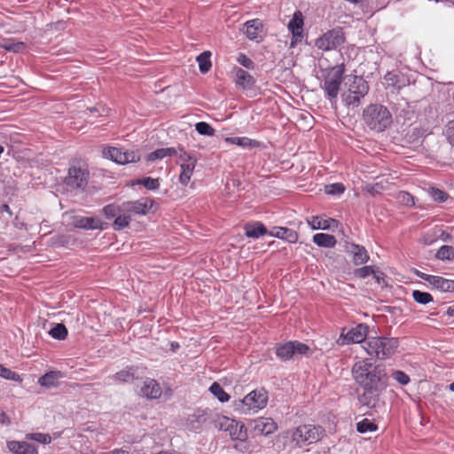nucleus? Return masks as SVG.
Masks as SVG:
<instances>
[{"label": "nucleus", "mask_w": 454, "mask_h": 454, "mask_svg": "<svg viewBox=\"0 0 454 454\" xmlns=\"http://www.w3.org/2000/svg\"><path fill=\"white\" fill-rule=\"evenodd\" d=\"M268 392L264 388H258L248 393L243 399L234 402V410L242 414L257 412L266 407L268 403Z\"/></svg>", "instance_id": "6"}, {"label": "nucleus", "mask_w": 454, "mask_h": 454, "mask_svg": "<svg viewBox=\"0 0 454 454\" xmlns=\"http://www.w3.org/2000/svg\"><path fill=\"white\" fill-rule=\"evenodd\" d=\"M235 82L244 90L252 89L255 84V79L241 67H235Z\"/></svg>", "instance_id": "22"}, {"label": "nucleus", "mask_w": 454, "mask_h": 454, "mask_svg": "<svg viewBox=\"0 0 454 454\" xmlns=\"http://www.w3.org/2000/svg\"><path fill=\"white\" fill-rule=\"evenodd\" d=\"M103 157L113 160L115 163L125 165L135 163L140 160V153L137 150L124 151L114 146H108L102 151Z\"/></svg>", "instance_id": "8"}, {"label": "nucleus", "mask_w": 454, "mask_h": 454, "mask_svg": "<svg viewBox=\"0 0 454 454\" xmlns=\"http://www.w3.org/2000/svg\"><path fill=\"white\" fill-rule=\"evenodd\" d=\"M28 440H33L43 444H50L51 437L49 434L43 433H30L26 435Z\"/></svg>", "instance_id": "45"}, {"label": "nucleus", "mask_w": 454, "mask_h": 454, "mask_svg": "<svg viewBox=\"0 0 454 454\" xmlns=\"http://www.w3.org/2000/svg\"><path fill=\"white\" fill-rule=\"evenodd\" d=\"M0 423L3 425H9L11 423L7 414L0 410Z\"/></svg>", "instance_id": "55"}, {"label": "nucleus", "mask_w": 454, "mask_h": 454, "mask_svg": "<svg viewBox=\"0 0 454 454\" xmlns=\"http://www.w3.org/2000/svg\"><path fill=\"white\" fill-rule=\"evenodd\" d=\"M157 454H171V453H169V452H168V451H160V452H159V453H157Z\"/></svg>", "instance_id": "62"}, {"label": "nucleus", "mask_w": 454, "mask_h": 454, "mask_svg": "<svg viewBox=\"0 0 454 454\" xmlns=\"http://www.w3.org/2000/svg\"><path fill=\"white\" fill-rule=\"evenodd\" d=\"M7 448L13 454H38L36 448L27 442L8 441Z\"/></svg>", "instance_id": "23"}, {"label": "nucleus", "mask_w": 454, "mask_h": 454, "mask_svg": "<svg viewBox=\"0 0 454 454\" xmlns=\"http://www.w3.org/2000/svg\"><path fill=\"white\" fill-rule=\"evenodd\" d=\"M345 73L344 64L336 65L321 70L323 81L320 85L325 97L330 102L336 101Z\"/></svg>", "instance_id": "4"}, {"label": "nucleus", "mask_w": 454, "mask_h": 454, "mask_svg": "<svg viewBox=\"0 0 454 454\" xmlns=\"http://www.w3.org/2000/svg\"><path fill=\"white\" fill-rule=\"evenodd\" d=\"M141 395L148 399H157L161 395V388L159 383L153 380L147 378L141 387Z\"/></svg>", "instance_id": "21"}, {"label": "nucleus", "mask_w": 454, "mask_h": 454, "mask_svg": "<svg viewBox=\"0 0 454 454\" xmlns=\"http://www.w3.org/2000/svg\"><path fill=\"white\" fill-rule=\"evenodd\" d=\"M0 212H6L7 214H9V215H12V212L7 204H3L2 206H0Z\"/></svg>", "instance_id": "57"}, {"label": "nucleus", "mask_w": 454, "mask_h": 454, "mask_svg": "<svg viewBox=\"0 0 454 454\" xmlns=\"http://www.w3.org/2000/svg\"><path fill=\"white\" fill-rule=\"evenodd\" d=\"M243 427H244L243 425L239 426V431L238 434L236 432L235 433L231 432V437L233 439H237V440H244L247 436V434H246V432H243Z\"/></svg>", "instance_id": "54"}, {"label": "nucleus", "mask_w": 454, "mask_h": 454, "mask_svg": "<svg viewBox=\"0 0 454 454\" xmlns=\"http://www.w3.org/2000/svg\"><path fill=\"white\" fill-rule=\"evenodd\" d=\"M312 239L317 247L325 248H333L337 243L335 237L327 233H317Z\"/></svg>", "instance_id": "29"}, {"label": "nucleus", "mask_w": 454, "mask_h": 454, "mask_svg": "<svg viewBox=\"0 0 454 454\" xmlns=\"http://www.w3.org/2000/svg\"><path fill=\"white\" fill-rule=\"evenodd\" d=\"M62 378V373L59 371H51L39 377L38 384L42 387L50 388L58 386L59 380Z\"/></svg>", "instance_id": "26"}, {"label": "nucleus", "mask_w": 454, "mask_h": 454, "mask_svg": "<svg viewBox=\"0 0 454 454\" xmlns=\"http://www.w3.org/2000/svg\"><path fill=\"white\" fill-rule=\"evenodd\" d=\"M4 152V147L2 145H0V155L3 153Z\"/></svg>", "instance_id": "63"}, {"label": "nucleus", "mask_w": 454, "mask_h": 454, "mask_svg": "<svg viewBox=\"0 0 454 454\" xmlns=\"http://www.w3.org/2000/svg\"><path fill=\"white\" fill-rule=\"evenodd\" d=\"M210 57H211L210 51H203L202 53L198 55L196 58V60L199 64L200 71L202 74L207 73L212 67Z\"/></svg>", "instance_id": "31"}, {"label": "nucleus", "mask_w": 454, "mask_h": 454, "mask_svg": "<svg viewBox=\"0 0 454 454\" xmlns=\"http://www.w3.org/2000/svg\"><path fill=\"white\" fill-rule=\"evenodd\" d=\"M177 153H178V149H176L175 147L160 148V149H157V150L150 153L146 156V160L153 162L158 160H162L166 157H171L174 155H177Z\"/></svg>", "instance_id": "27"}, {"label": "nucleus", "mask_w": 454, "mask_h": 454, "mask_svg": "<svg viewBox=\"0 0 454 454\" xmlns=\"http://www.w3.org/2000/svg\"><path fill=\"white\" fill-rule=\"evenodd\" d=\"M269 235L280 239H283L288 243L294 244L298 241V233L294 230L286 227H273L269 231Z\"/></svg>", "instance_id": "20"}, {"label": "nucleus", "mask_w": 454, "mask_h": 454, "mask_svg": "<svg viewBox=\"0 0 454 454\" xmlns=\"http://www.w3.org/2000/svg\"><path fill=\"white\" fill-rule=\"evenodd\" d=\"M209 391L221 403H225L230 400V395L224 391L218 382L212 383Z\"/></svg>", "instance_id": "32"}, {"label": "nucleus", "mask_w": 454, "mask_h": 454, "mask_svg": "<svg viewBox=\"0 0 454 454\" xmlns=\"http://www.w3.org/2000/svg\"><path fill=\"white\" fill-rule=\"evenodd\" d=\"M89 171L86 168L72 166L68 169L66 184L72 189H84L88 184Z\"/></svg>", "instance_id": "10"}, {"label": "nucleus", "mask_w": 454, "mask_h": 454, "mask_svg": "<svg viewBox=\"0 0 454 454\" xmlns=\"http://www.w3.org/2000/svg\"><path fill=\"white\" fill-rule=\"evenodd\" d=\"M447 314L450 317H454V305L450 306L447 309Z\"/></svg>", "instance_id": "59"}, {"label": "nucleus", "mask_w": 454, "mask_h": 454, "mask_svg": "<svg viewBox=\"0 0 454 454\" xmlns=\"http://www.w3.org/2000/svg\"><path fill=\"white\" fill-rule=\"evenodd\" d=\"M245 234L248 238L254 239H259L261 236L269 235V231L265 225L261 222H249L244 226Z\"/></svg>", "instance_id": "24"}, {"label": "nucleus", "mask_w": 454, "mask_h": 454, "mask_svg": "<svg viewBox=\"0 0 454 454\" xmlns=\"http://www.w3.org/2000/svg\"><path fill=\"white\" fill-rule=\"evenodd\" d=\"M435 257L442 261L454 259V247L447 245L442 246L436 252Z\"/></svg>", "instance_id": "41"}, {"label": "nucleus", "mask_w": 454, "mask_h": 454, "mask_svg": "<svg viewBox=\"0 0 454 454\" xmlns=\"http://www.w3.org/2000/svg\"><path fill=\"white\" fill-rule=\"evenodd\" d=\"M254 431L257 434L270 435L278 429L277 423L271 418H257L254 420Z\"/></svg>", "instance_id": "18"}, {"label": "nucleus", "mask_w": 454, "mask_h": 454, "mask_svg": "<svg viewBox=\"0 0 454 454\" xmlns=\"http://www.w3.org/2000/svg\"><path fill=\"white\" fill-rule=\"evenodd\" d=\"M133 184H142L144 185L147 190L154 191L157 190L160 186L159 179L153 178L150 176L143 177L141 179H137L133 182Z\"/></svg>", "instance_id": "39"}, {"label": "nucleus", "mask_w": 454, "mask_h": 454, "mask_svg": "<svg viewBox=\"0 0 454 454\" xmlns=\"http://www.w3.org/2000/svg\"><path fill=\"white\" fill-rule=\"evenodd\" d=\"M292 33V40L290 46L294 47V45L300 42L303 38V30L301 31H290Z\"/></svg>", "instance_id": "53"}, {"label": "nucleus", "mask_w": 454, "mask_h": 454, "mask_svg": "<svg viewBox=\"0 0 454 454\" xmlns=\"http://www.w3.org/2000/svg\"><path fill=\"white\" fill-rule=\"evenodd\" d=\"M67 329L63 324H56L49 332L55 340H63L67 336Z\"/></svg>", "instance_id": "38"}, {"label": "nucleus", "mask_w": 454, "mask_h": 454, "mask_svg": "<svg viewBox=\"0 0 454 454\" xmlns=\"http://www.w3.org/2000/svg\"><path fill=\"white\" fill-rule=\"evenodd\" d=\"M237 61L242 67H244L247 69H253L254 67V63L253 62V60L244 53L239 54L238 58H237Z\"/></svg>", "instance_id": "50"}, {"label": "nucleus", "mask_w": 454, "mask_h": 454, "mask_svg": "<svg viewBox=\"0 0 454 454\" xmlns=\"http://www.w3.org/2000/svg\"><path fill=\"white\" fill-rule=\"evenodd\" d=\"M109 454H129L127 450L124 449H114L110 451Z\"/></svg>", "instance_id": "58"}, {"label": "nucleus", "mask_w": 454, "mask_h": 454, "mask_svg": "<svg viewBox=\"0 0 454 454\" xmlns=\"http://www.w3.org/2000/svg\"><path fill=\"white\" fill-rule=\"evenodd\" d=\"M153 201L149 198H141L137 200L122 202V211L131 215H145L152 208Z\"/></svg>", "instance_id": "14"}, {"label": "nucleus", "mask_w": 454, "mask_h": 454, "mask_svg": "<svg viewBox=\"0 0 454 454\" xmlns=\"http://www.w3.org/2000/svg\"><path fill=\"white\" fill-rule=\"evenodd\" d=\"M412 298L416 302L422 305H426L433 301V296L429 293L422 292L419 290H415L412 292Z\"/></svg>", "instance_id": "43"}, {"label": "nucleus", "mask_w": 454, "mask_h": 454, "mask_svg": "<svg viewBox=\"0 0 454 454\" xmlns=\"http://www.w3.org/2000/svg\"><path fill=\"white\" fill-rule=\"evenodd\" d=\"M0 377L4 378L5 380H8L15 381V382L22 381V378L18 372L12 371L9 368L4 367L1 364H0Z\"/></svg>", "instance_id": "40"}, {"label": "nucleus", "mask_w": 454, "mask_h": 454, "mask_svg": "<svg viewBox=\"0 0 454 454\" xmlns=\"http://www.w3.org/2000/svg\"><path fill=\"white\" fill-rule=\"evenodd\" d=\"M375 274V269L373 266H363L354 270L355 277L358 278H365L371 275Z\"/></svg>", "instance_id": "47"}, {"label": "nucleus", "mask_w": 454, "mask_h": 454, "mask_svg": "<svg viewBox=\"0 0 454 454\" xmlns=\"http://www.w3.org/2000/svg\"><path fill=\"white\" fill-rule=\"evenodd\" d=\"M416 275L442 292L454 291V280L447 279L440 276L429 275L419 270H416Z\"/></svg>", "instance_id": "15"}, {"label": "nucleus", "mask_w": 454, "mask_h": 454, "mask_svg": "<svg viewBox=\"0 0 454 454\" xmlns=\"http://www.w3.org/2000/svg\"><path fill=\"white\" fill-rule=\"evenodd\" d=\"M346 90L341 94L343 104L351 109L357 108L369 92L368 82L357 75H350L345 82Z\"/></svg>", "instance_id": "2"}, {"label": "nucleus", "mask_w": 454, "mask_h": 454, "mask_svg": "<svg viewBox=\"0 0 454 454\" xmlns=\"http://www.w3.org/2000/svg\"><path fill=\"white\" fill-rule=\"evenodd\" d=\"M225 141L229 144L236 145L243 147V148H247V147L256 148L261 145V142L254 140V139H251L247 137H226Z\"/></svg>", "instance_id": "28"}, {"label": "nucleus", "mask_w": 454, "mask_h": 454, "mask_svg": "<svg viewBox=\"0 0 454 454\" xmlns=\"http://www.w3.org/2000/svg\"><path fill=\"white\" fill-rule=\"evenodd\" d=\"M343 42L342 32L339 29H332L317 39L316 46L322 51H332L341 45Z\"/></svg>", "instance_id": "11"}, {"label": "nucleus", "mask_w": 454, "mask_h": 454, "mask_svg": "<svg viewBox=\"0 0 454 454\" xmlns=\"http://www.w3.org/2000/svg\"><path fill=\"white\" fill-rule=\"evenodd\" d=\"M74 224L76 228L84 230H102V223L94 217L79 216L74 219Z\"/></svg>", "instance_id": "25"}, {"label": "nucleus", "mask_w": 454, "mask_h": 454, "mask_svg": "<svg viewBox=\"0 0 454 454\" xmlns=\"http://www.w3.org/2000/svg\"><path fill=\"white\" fill-rule=\"evenodd\" d=\"M385 80L388 82V84L395 85V75L392 73H387L385 75Z\"/></svg>", "instance_id": "56"}, {"label": "nucleus", "mask_w": 454, "mask_h": 454, "mask_svg": "<svg viewBox=\"0 0 454 454\" xmlns=\"http://www.w3.org/2000/svg\"><path fill=\"white\" fill-rule=\"evenodd\" d=\"M262 22L259 20H251L245 23V34L250 40H257L262 31Z\"/></svg>", "instance_id": "30"}, {"label": "nucleus", "mask_w": 454, "mask_h": 454, "mask_svg": "<svg viewBox=\"0 0 454 454\" xmlns=\"http://www.w3.org/2000/svg\"><path fill=\"white\" fill-rule=\"evenodd\" d=\"M171 347H172V348L174 349V348H178V347H179V345H178V343L172 342V343H171Z\"/></svg>", "instance_id": "61"}, {"label": "nucleus", "mask_w": 454, "mask_h": 454, "mask_svg": "<svg viewBox=\"0 0 454 454\" xmlns=\"http://www.w3.org/2000/svg\"><path fill=\"white\" fill-rule=\"evenodd\" d=\"M131 221V216L127 213H121L118 216L115 217L113 227L114 231H121L129 225Z\"/></svg>", "instance_id": "37"}, {"label": "nucleus", "mask_w": 454, "mask_h": 454, "mask_svg": "<svg viewBox=\"0 0 454 454\" xmlns=\"http://www.w3.org/2000/svg\"><path fill=\"white\" fill-rule=\"evenodd\" d=\"M449 389L451 391V392H454V381L452 383L450 384L449 386Z\"/></svg>", "instance_id": "60"}, {"label": "nucleus", "mask_w": 454, "mask_h": 454, "mask_svg": "<svg viewBox=\"0 0 454 454\" xmlns=\"http://www.w3.org/2000/svg\"><path fill=\"white\" fill-rule=\"evenodd\" d=\"M312 230H331L338 225V221L325 215H314L307 220Z\"/></svg>", "instance_id": "19"}, {"label": "nucleus", "mask_w": 454, "mask_h": 454, "mask_svg": "<svg viewBox=\"0 0 454 454\" xmlns=\"http://www.w3.org/2000/svg\"><path fill=\"white\" fill-rule=\"evenodd\" d=\"M363 119L366 126L375 132H383L393 121L389 110L380 104H371L366 106Z\"/></svg>", "instance_id": "3"}, {"label": "nucleus", "mask_w": 454, "mask_h": 454, "mask_svg": "<svg viewBox=\"0 0 454 454\" xmlns=\"http://www.w3.org/2000/svg\"><path fill=\"white\" fill-rule=\"evenodd\" d=\"M352 375L361 387L387 386V372L380 365H373L369 359H362L355 363L352 367Z\"/></svg>", "instance_id": "1"}, {"label": "nucleus", "mask_w": 454, "mask_h": 454, "mask_svg": "<svg viewBox=\"0 0 454 454\" xmlns=\"http://www.w3.org/2000/svg\"><path fill=\"white\" fill-rule=\"evenodd\" d=\"M392 378L403 386H405L410 382V377L403 371H394Z\"/></svg>", "instance_id": "49"}, {"label": "nucleus", "mask_w": 454, "mask_h": 454, "mask_svg": "<svg viewBox=\"0 0 454 454\" xmlns=\"http://www.w3.org/2000/svg\"><path fill=\"white\" fill-rule=\"evenodd\" d=\"M303 24L302 14L300 11H297L288 23V29L289 31H301L303 30Z\"/></svg>", "instance_id": "35"}, {"label": "nucleus", "mask_w": 454, "mask_h": 454, "mask_svg": "<svg viewBox=\"0 0 454 454\" xmlns=\"http://www.w3.org/2000/svg\"><path fill=\"white\" fill-rule=\"evenodd\" d=\"M324 428L320 426L305 424L297 427L292 433V441L299 447L309 445L318 442L324 434Z\"/></svg>", "instance_id": "7"}, {"label": "nucleus", "mask_w": 454, "mask_h": 454, "mask_svg": "<svg viewBox=\"0 0 454 454\" xmlns=\"http://www.w3.org/2000/svg\"><path fill=\"white\" fill-rule=\"evenodd\" d=\"M103 212H104L105 216L107 219H111V218H114V217H116L121 213L124 214V211H122V203H121V204H116V203L108 204V205H106V206H105L103 207Z\"/></svg>", "instance_id": "34"}, {"label": "nucleus", "mask_w": 454, "mask_h": 454, "mask_svg": "<svg viewBox=\"0 0 454 454\" xmlns=\"http://www.w3.org/2000/svg\"><path fill=\"white\" fill-rule=\"evenodd\" d=\"M362 388L364 389V392L358 397L360 403L368 408L375 407L379 401L380 393L384 387H362Z\"/></svg>", "instance_id": "17"}, {"label": "nucleus", "mask_w": 454, "mask_h": 454, "mask_svg": "<svg viewBox=\"0 0 454 454\" xmlns=\"http://www.w3.org/2000/svg\"><path fill=\"white\" fill-rule=\"evenodd\" d=\"M378 429L377 425L369 419H364L356 423V430L360 434L375 432Z\"/></svg>", "instance_id": "36"}, {"label": "nucleus", "mask_w": 454, "mask_h": 454, "mask_svg": "<svg viewBox=\"0 0 454 454\" xmlns=\"http://www.w3.org/2000/svg\"><path fill=\"white\" fill-rule=\"evenodd\" d=\"M114 378L123 383L131 382L135 378V369L133 367H127L114 375Z\"/></svg>", "instance_id": "33"}, {"label": "nucleus", "mask_w": 454, "mask_h": 454, "mask_svg": "<svg viewBox=\"0 0 454 454\" xmlns=\"http://www.w3.org/2000/svg\"><path fill=\"white\" fill-rule=\"evenodd\" d=\"M432 196L435 201L443 202L447 199V194L440 189H433Z\"/></svg>", "instance_id": "52"}, {"label": "nucleus", "mask_w": 454, "mask_h": 454, "mask_svg": "<svg viewBox=\"0 0 454 454\" xmlns=\"http://www.w3.org/2000/svg\"><path fill=\"white\" fill-rule=\"evenodd\" d=\"M309 350L308 345L299 341H288L277 348L276 355L283 360L291 359L295 354L305 355Z\"/></svg>", "instance_id": "13"}, {"label": "nucleus", "mask_w": 454, "mask_h": 454, "mask_svg": "<svg viewBox=\"0 0 454 454\" xmlns=\"http://www.w3.org/2000/svg\"><path fill=\"white\" fill-rule=\"evenodd\" d=\"M345 252L351 256L353 263L356 266L365 264L370 259L365 247L358 244L347 242Z\"/></svg>", "instance_id": "16"}, {"label": "nucleus", "mask_w": 454, "mask_h": 454, "mask_svg": "<svg viewBox=\"0 0 454 454\" xmlns=\"http://www.w3.org/2000/svg\"><path fill=\"white\" fill-rule=\"evenodd\" d=\"M398 200L406 207H413L415 205L413 196L404 191H401L397 194Z\"/></svg>", "instance_id": "48"}, {"label": "nucleus", "mask_w": 454, "mask_h": 454, "mask_svg": "<svg viewBox=\"0 0 454 454\" xmlns=\"http://www.w3.org/2000/svg\"><path fill=\"white\" fill-rule=\"evenodd\" d=\"M3 48L7 51L20 52L26 48V45L22 42H17L12 39H8L3 43Z\"/></svg>", "instance_id": "42"}, {"label": "nucleus", "mask_w": 454, "mask_h": 454, "mask_svg": "<svg viewBox=\"0 0 454 454\" xmlns=\"http://www.w3.org/2000/svg\"><path fill=\"white\" fill-rule=\"evenodd\" d=\"M368 334V326L365 324H358L349 329L346 333L341 332L338 343L346 345L350 343H361L365 341Z\"/></svg>", "instance_id": "12"}, {"label": "nucleus", "mask_w": 454, "mask_h": 454, "mask_svg": "<svg viewBox=\"0 0 454 454\" xmlns=\"http://www.w3.org/2000/svg\"><path fill=\"white\" fill-rule=\"evenodd\" d=\"M195 130L203 136L212 137L215 134V129L207 122L200 121L195 124Z\"/></svg>", "instance_id": "44"}, {"label": "nucleus", "mask_w": 454, "mask_h": 454, "mask_svg": "<svg viewBox=\"0 0 454 454\" xmlns=\"http://www.w3.org/2000/svg\"><path fill=\"white\" fill-rule=\"evenodd\" d=\"M176 156L178 157L177 162L181 168L179 181L183 185H187L193 174L197 159L181 148H178Z\"/></svg>", "instance_id": "9"}, {"label": "nucleus", "mask_w": 454, "mask_h": 454, "mask_svg": "<svg viewBox=\"0 0 454 454\" xmlns=\"http://www.w3.org/2000/svg\"><path fill=\"white\" fill-rule=\"evenodd\" d=\"M345 186L341 183H333L325 186V192L328 195H340L344 192Z\"/></svg>", "instance_id": "46"}, {"label": "nucleus", "mask_w": 454, "mask_h": 454, "mask_svg": "<svg viewBox=\"0 0 454 454\" xmlns=\"http://www.w3.org/2000/svg\"><path fill=\"white\" fill-rule=\"evenodd\" d=\"M398 345L396 338L371 337L364 341L363 348L372 358L385 360L395 354Z\"/></svg>", "instance_id": "5"}, {"label": "nucleus", "mask_w": 454, "mask_h": 454, "mask_svg": "<svg viewBox=\"0 0 454 454\" xmlns=\"http://www.w3.org/2000/svg\"><path fill=\"white\" fill-rule=\"evenodd\" d=\"M444 134L451 145H454V120L450 121L445 128Z\"/></svg>", "instance_id": "51"}]
</instances>
